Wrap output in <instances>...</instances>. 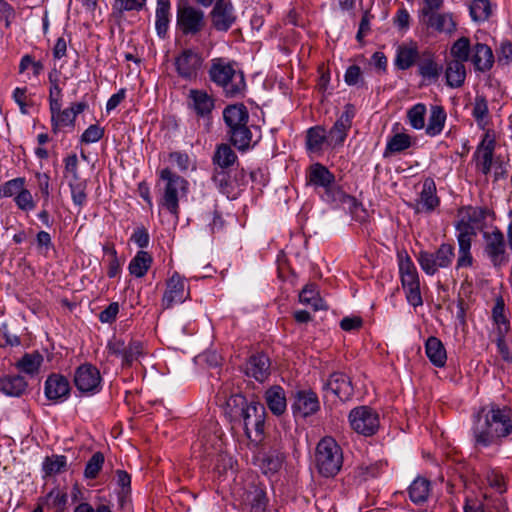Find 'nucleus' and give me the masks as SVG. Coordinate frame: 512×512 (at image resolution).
Returning a JSON list of instances; mask_svg holds the SVG:
<instances>
[{"mask_svg": "<svg viewBox=\"0 0 512 512\" xmlns=\"http://www.w3.org/2000/svg\"><path fill=\"white\" fill-rule=\"evenodd\" d=\"M472 434L476 447L501 443L503 438L512 434L511 409L495 404L482 407L475 416Z\"/></svg>", "mask_w": 512, "mask_h": 512, "instance_id": "1", "label": "nucleus"}, {"mask_svg": "<svg viewBox=\"0 0 512 512\" xmlns=\"http://www.w3.org/2000/svg\"><path fill=\"white\" fill-rule=\"evenodd\" d=\"M210 80L221 87L223 93L229 98L244 96L246 82L244 73L234 67V63L224 58H214L208 71Z\"/></svg>", "mask_w": 512, "mask_h": 512, "instance_id": "2", "label": "nucleus"}, {"mask_svg": "<svg viewBox=\"0 0 512 512\" xmlns=\"http://www.w3.org/2000/svg\"><path fill=\"white\" fill-rule=\"evenodd\" d=\"M315 463L318 472L324 477H333L340 471L343 464V453L341 447L332 437H324L318 442Z\"/></svg>", "mask_w": 512, "mask_h": 512, "instance_id": "3", "label": "nucleus"}, {"mask_svg": "<svg viewBox=\"0 0 512 512\" xmlns=\"http://www.w3.org/2000/svg\"><path fill=\"white\" fill-rule=\"evenodd\" d=\"M160 179L165 182L160 205L169 213L178 217L179 200L188 193V181L169 168L160 171Z\"/></svg>", "mask_w": 512, "mask_h": 512, "instance_id": "4", "label": "nucleus"}, {"mask_svg": "<svg viewBox=\"0 0 512 512\" xmlns=\"http://www.w3.org/2000/svg\"><path fill=\"white\" fill-rule=\"evenodd\" d=\"M307 184L314 187H321L325 190V199L331 202H344L352 198L341 189L334 186L335 176L321 163H314L309 166L306 174Z\"/></svg>", "mask_w": 512, "mask_h": 512, "instance_id": "5", "label": "nucleus"}, {"mask_svg": "<svg viewBox=\"0 0 512 512\" xmlns=\"http://www.w3.org/2000/svg\"><path fill=\"white\" fill-rule=\"evenodd\" d=\"M455 258L452 244L442 243L434 252L420 251L417 261L421 269L429 276L435 275L439 269L449 268Z\"/></svg>", "mask_w": 512, "mask_h": 512, "instance_id": "6", "label": "nucleus"}, {"mask_svg": "<svg viewBox=\"0 0 512 512\" xmlns=\"http://www.w3.org/2000/svg\"><path fill=\"white\" fill-rule=\"evenodd\" d=\"M176 26L183 35L195 36L206 26L205 14L188 3H180L177 6Z\"/></svg>", "mask_w": 512, "mask_h": 512, "instance_id": "7", "label": "nucleus"}, {"mask_svg": "<svg viewBox=\"0 0 512 512\" xmlns=\"http://www.w3.org/2000/svg\"><path fill=\"white\" fill-rule=\"evenodd\" d=\"M243 421L245 435L253 442H259L264 434L266 410L259 402H250L239 416Z\"/></svg>", "mask_w": 512, "mask_h": 512, "instance_id": "8", "label": "nucleus"}, {"mask_svg": "<svg viewBox=\"0 0 512 512\" xmlns=\"http://www.w3.org/2000/svg\"><path fill=\"white\" fill-rule=\"evenodd\" d=\"M202 55L191 48L183 49L174 58V67L179 78L185 81H195L203 66Z\"/></svg>", "mask_w": 512, "mask_h": 512, "instance_id": "9", "label": "nucleus"}, {"mask_svg": "<svg viewBox=\"0 0 512 512\" xmlns=\"http://www.w3.org/2000/svg\"><path fill=\"white\" fill-rule=\"evenodd\" d=\"M348 418L351 428L358 434L372 436L379 429V415L368 406H360L352 409Z\"/></svg>", "mask_w": 512, "mask_h": 512, "instance_id": "10", "label": "nucleus"}, {"mask_svg": "<svg viewBox=\"0 0 512 512\" xmlns=\"http://www.w3.org/2000/svg\"><path fill=\"white\" fill-rule=\"evenodd\" d=\"M484 253L494 267H501L508 263L509 257L506 251L504 234L494 228L491 232H483Z\"/></svg>", "mask_w": 512, "mask_h": 512, "instance_id": "11", "label": "nucleus"}, {"mask_svg": "<svg viewBox=\"0 0 512 512\" xmlns=\"http://www.w3.org/2000/svg\"><path fill=\"white\" fill-rule=\"evenodd\" d=\"M354 116V106L351 104L345 105L344 111L327 133L328 146L338 148L344 145L348 132L351 129Z\"/></svg>", "mask_w": 512, "mask_h": 512, "instance_id": "12", "label": "nucleus"}, {"mask_svg": "<svg viewBox=\"0 0 512 512\" xmlns=\"http://www.w3.org/2000/svg\"><path fill=\"white\" fill-rule=\"evenodd\" d=\"M101 381L99 370L92 364H82L75 370L74 384L82 393L95 394L99 392Z\"/></svg>", "mask_w": 512, "mask_h": 512, "instance_id": "13", "label": "nucleus"}, {"mask_svg": "<svg viewBox=\"0 0 512 512\" xmlns=\"http://www.w3.org/2000/svg\"><path fill=\"white\" fill-rule=\"evenodd\" d=\"M190 297L189 287L185 279L175 272L166 282V289L163 294L161 305L163 309H169L174 304L183 303Z\"/></svg>", "mask_w": 512, "mask_h": 512, "instance_id": "14", "label": "nucleus"}, {"mask_svg": "<svg viewBox=\"0 0 512 512\" xmlns=\"http://www.w3.org/2000/svg\"><path fill=\"white\" fill-rule=\"evenodd\" d=\"M210 17L212 26L222 32L228 31L236 21L233 5L226 0H216Z\"/></svg>", "mask_w": 512, "mask_h": 512, "instance_id": "15", "label": "nucleus"}, {"mask_svg": "<svg viewBox=\"0 0 512 512\" xmlns=\"http://www.w3.org/2000/svg\"><path fill=\"white\" fill-rule=\"evenodd\" d=\"M419 21L426 30L432 32L451 34L456 29V24L448 13L426 12L424 15H419Z\"/></svg>", "mask_w": 512, "mask_h": 512, "instance_id": "16", "label": "nucleus"}, {"mask_svg": "<svg viewBox=\"0 0 512 512\" xmlns=\"http://www.w3.org/2000/svg\"><path fill=\"white\" fill-rule=\"evenodd\" d=\"M417 68L418 74L428 83H436L443 71L442 65L435 60V54L429 50L421 52Z\"/></svg>", "mask_w": 512, "mask_h": 512, "instance_id": "17", "label": "nucleus"}, {"mask_svg": "<svg viewBox=\"0 0 512 512\" xmlns=\"http://www.w3.org/2000/svg\"><path fill=\"white\" fill-rule=\"evenodd\" d=\"M70 383L68 379L57 373L49 375L45 381V396L51 401H64L70 394Z\"/></svg>", "mask_w": 512, "mask_h": 512, "instance_id": "18", "label": "nucleus"}, {"mask_svg": "<svg viewBox=\"0 0 512 512\" xmlns=\"http://www.w3.org/2000/svg\"><path fill=\"white\" fill-rule=\"evenodd\" d=\"M319 400L313 391H298L295 394L292 409L295 414L302 417L310 416L319 410Z\"/></svg>", "mask_w": 512, "mask_h": 512, "instance_id": "19", "label": "nucleus"}, {"mask_svg": "<svg viewBox=\"0 0 512 512\" xmlns=\"http://www.w3.org/2000/svg\"><path fill=\"white\" fill-rule=\"evenodd\" d=\"M245 374L259 382H264L270 375V360L263 353H256L249 357L245 364Z\"/></svg>", "mask_w": 512, "mask_h": 512, "instance_id": "20", "label": "nucleus"}, {"mask_svg": "<svg viewBox=\"0 0 512 512\" xmlns=\"http://www.w3.org/2000/svg\"><path fill=\"white\" fill-rule=\"evenodd\" d=\"M325 388L342 401L349 400L354 391L350 377L342 372L332 373L325 384Z\"/></svg>", "mask_w": 512, "mask_h": 512, "instance_id": "21", "label": "nucleus"}, {"mask_svg": "<svg viewBox=\"0 0 512 512\" xmlns=\"http://www.w3.org/2000/svg\"><path fill=\"white\" fill-rule=\"evenodd\" d=\"M420 54L414 42L399 45L396 50L395 66L400 70H407L417 64Z\"/></svg>", "mask_w": 512, "mask_h": 512, "instance_id": "22", "label": "nucleus"}, {"mask_svg": "<svg viewBox=\"0 0 512 512\" xmlns=\"http://www.w3.org/2000/svg\"><path fill=\"white\" fill-rule=\"evenodd\" d=\"M471 62L475 70L486 72L494 64V55L492 49L483 43H476L472 48Z\"/></svg>", "mask_w": 512, "mask_h": 512, "instance_id": "23", "label": "nucleus"}, {"mask_svg": "<svg viewBox=\"0 0 512 512\" xmlns=\"http://www.w3.org/2000/svg\"><path fill=\"white\" fill-rule=\"evenodd\" d=\"M264 399L269 410L276 416L286 411V395L281 386L274 385L265 391Z\"/></svg>", "mask_w": 512, "mask_h": 512, "instance_id": "24", "label": "nucleus"}, {"mask_svg": "<svg viewBox=\"0 0 512 512\" xmlns=\"http://www.w3.org/2000/svg\"><path fill=\"white\" fill-rule=\"evenodd\" d=\"M223 118L229 130L248 124L249 113L243 104L227 106L223 111Z\"/></svg>", "mask_w": 512, "mask_h": 512, "instance_id": "25", "label": "nucleus"}, {"mask_svg": "<svg viewBox=\"0 0 512 512\" xmlns=\"http://www.w3.org/2000/svg\"><path fill=\"white\" fill-rule=\"evenodd\" d=\"M401 283L406 293V299L414 307L423 304L418 272L401 276Z\"/></svg>", "mask_w": 512, "mask_h": 512, "instance_id": "26", "label": "nucleus"}, {"mask_svg": "<svg viewBox=\"0 0 512 512\" xmlns=\"http://www.w3.org/2000/svg\"><path fill=\"white\" fill-rule=\"evenodd\" d=\"M465 62L461 60H449L446 65V84L451 88L461 87L466 79Z\"/></svg>", "mask_w": 512, "mask_h": 512, "instance_id": "27", "label": "nucleus"}, {"mask_svg": "<svg viewBox=\"0 0 512 512\" xmlns=\"http://www.w3.org/2000/svg\"><path fill=\"white\" fill-rule=\"evenodd\" d=\"M266 505V494L262 489L253 487L245 493L243 499L244 512H264Z\"/></svg>", "mask_w": 512, "mask_h": 512, "instance_id": "28", "label": "nucleus"}, {"mask_svg": "<svg viewBox=\"0 0 512 512\" xmlns=\"http://www.w3.org/2000/svg\"><path fill=\"white\" fill-rule=\"evenodd\" d=\"M425 352L430 362L436 367H444L447 360L446 349L436 337H429L425 343Z\"/></svg>", "mask_w": 512, "mask_h": 512, "instance_id": "29", "label": "nucleus"}, {"mask_svg": "<svg viewBox=\"0 0 512 512\" xmlns=\"http://www.w3.org/2000/svg\"><path fill=\"white\" fill-rule=\"evenodd\" d=\"M189 98L192 101L193 109L199 116L204 117L210 114L214 108V99L203 90H190Z\"/></svg>", "mask_w": 512, "mask_h": 512, "instance_id": "30", "label": "nucleus"}, {"mask_svg": "<svg viewBox=\"0 0 512 512\" xmlns=\"http://www.w3.org/2000/svg\"><path fill=\"white\" fill-rule=\"evenodd\" d=\"M494 148V140L486 141V139H484L475 153V155H478L477 167L484 175L489 174L491 171Z\"/></svg>", "mask_w": 512, "mask_h": 512, "instance_id": "31", "label": "nucleus"}, {"mask_svg": "<svg viewBox=\"0 0 512 512\" xmlns=\"http://www.w3.org/2000/svg\"><path fill=\"white\" fill-rule=\"evenodd\" d=\"M27 385L25 378L20 375L0 378V391L7 396H21L25 392Z\"/></svg>", "mask_w": 512, "mask_h": 512, "instance_id": "32", "label": "nucleus"}, {"mask_svg": "<svg viewBox=\"0 0 512 512\" xmlns=\"http://www.w3.org/2000/svg\"><path fill=\"white\" fill-rule=\"evenodd\" d=\"M439 203L440 200L436 195L435 182L432 178L428 177L423 181L419 204L422 205V209L427 212H431L439 205Z\"/></svg>", "mask_w": 512, "mask_h": 512, "instance_id": "33", "label": "nucleus"}, {"mask_svg": "<svg viewBox=\"0 0 512 512\" xmlns=\"http://www.w3.org/2000/svg\"><path fill=\"white\" fill-rule=\"evenodd\" d=\"M238 157L233 149L225 143L217 145L212 161L217 169L226 170L231 167Z\"/></svg>", "mask_w": 512, "mask_h": 512, "instance_id": "34", "label": "nucleus"}, {"mask_svg": "<svg viewBox=\"0 0 512 512\" xmlns=\"http://www.w3.org/2000/svg\"><path fill=\"white\" fill-rule=\"evenodd\" d=\"M410 500L414 504H422L428 500L431 492V483L424 477H417L408 489Z\"/></svg>", "mask_w": 512, "mask_h": 512, "instance_id": "35", "label": "nucleus"}, {"mask_svg": "<svg viewBox=\"0 0 512 512\" xmlns=\"http://www.w3.org/2000/svg\"><path fill=\"white\" fill-rule=\"evenodd\" d=\"M445 121L446 112L444 108L440 105L431 106L428 124L426 126V134L431 137L439 135L444 128Z\"/></svg>", "mask_w": 512, "mask_h": 512, "instance_id": "36", "label": "nucleus"}, {"mask_svg": "<svg viewBox=\"0 0 512 512\" xmlns=\"http://www.w3.org/2000/svg\"><path fill=\"white\" fill-rule=\"evenodd\" d=\"M170 0H157L155 27L159 37L164 38L169 27Z\"/></svg>", "mask_w": 512, "mask_h": 512, "instance_id": "37", "label": "nucleus"}, {"mask_svg": "<svg viewBox=\"0 0 512 512\" xmlns=\"http://www.w3.org/2000/svg\"><path fill=\"white\" fill-rule=\"evenodd\" d=\"M153 258L147 251H138L134 258L129 263V272L137 277H143L149 270Z\"/></svg>", "mask_w": 512, "mask_h": 512, "instance_id": "38", "label": "nucleus"}, {"mask_svg": "<svg viewBox=\"0 0 512 512\" xmlns=\"http://www.w3.org/2000/svg\"><path fill=\"white\" fill-rule=\"evenodd\" d=\"M231 143L240 151L248 150L252 145V132L248 124L228 130Z\"/></svg>", "mask_w": 512, "mask_h": 512, "instance_id": "39", "label": "nucleus"}, {"mask_svg": "<svg viewBox=\"0 0 512 512\" xmlns=\"http://www.w3.org/2000/svg\"><path fill=\"white\" fill-rule=\"evenodd\" d=\"M299 300L302 304L310 305L315 311L327 308L314 284H308L302 289Z\"/></svg>", "mask_w": 512, "mask_h": 512, "instance_id": "40", "label": "nucleus"}, {"mask_svg": "<svg viewBox=\"0 0 512 512\" xmlns=\"http://www.w3.org/2000/svg\"><path fill=\"white\" fill-rule=\"evenodd\" d=\"M327 144V133L321 126H315L307 131L306 146L311 152H320Z\"/></svg>", "mask_w": 512, "mask_h": 512, "instance_id": "41", "label": "nucleus"}, {"mask_svg": "<svg viewBox=\"0 0 512 512\" xmlns=\"http://www.w3.org/2000/svg\"><path fill=\"white\" fill-rule=\"evenodd\" d=\"M491 211L487 207H474V206H463L458 210V216L465 221L478 225L485 221Z\"/></svg>", "mask_w": 512, "mask_h": 512, "instance_id": "42", "label": "nucleus"}, {"mask_svg": "<svg viewBox=\"0 0 512 512\" xmlns=\"http://www.w3.org/2000/svg\"><path fill=\"white\" fill-rule=\"evenodd\" d=\"M43 362V357L38 352L26 353L17 361L16 367L23 373L35 375L38 373Z\"/></svg>", "mask_w": 512, "mask_h": 512, "instance_id": "43", "label": "nucleus"}, {"mask_svg": "<svg viewBox=\"0 0 512 512\" xmlns=\"http://www.w3.org/2000/svg\"><path fill=\"white\" fill-rule=\"evenodd\" d=\"M455 229L457 231L458 245H472V241L477 235L475 225L460 217V219L455 223Z\"/></svg>", "mask_w": 512, "mask_h": 512, "instance_id": "44", "label": "nucleus"}, {"mask_svg": "<svg viewBox=\"0 0 512 512\" xmlns=\"http://www.w3.org/2000/svg\"><path fill=\"white\" fill-rule=\"evenodd\" d=\"M74 121L75 113L68 108L61 110L59 107L58 111L51 112V127L54 134H57L62 127L73 125Z\"/></svg>", "mask_w": 512, "mask_h": 512, "instance_id": "45", "label": "nucleus"}, {"mask_svg": "<svg viewBox=\"0 0 512 512\" xmlns=\"http://www.w3.org/2000/svg\"><path fill=\"white\" fill-rule=\"evenodd\" d=\"M67 467V458L63 455L47 456L42 464L44 475L53 476L61 473Z\"/></svg>", "mask_w": 512, "mask_h": 512, "instance_id": "46", "label": "nucleus"}, {"mask_svg": "<svg viewBox=\"0 0 512 512\" xmlns=\"http://www.w3.org/2000/svg\"><path fill=\"white\" fill-rule=\"evenodd\" d=\"M426 106L423 103H417L413 105L407 111V120L409 125L416 129L421 130L425 127V116H426Z\"/></svg>", "mask_w": 512, "mask_h": 512, "instance_id": "47", "label": "nucleus"}, {"mask_svg": "<svg viewBox=\"0 0 512 512\" xmlns=\"http://www.w3.org/2000/svg\"><path fill=\"white\" fill-rule=\"evenodd\" d=\"M488 114L489 109L487 100L483 96H476L473 104L472 116L481 128H484L487 124Z\"/></svg>", "mask_w": 512, "mask_h": 512, "instance_id": "48", "label": "nucleus"}, {"mask_svg": "<svg viewBox=\"0 0 512 512\" xmlns=\"http://www.w3.org/2000/svg\"><path fill=\"white\" fill-rule=\"evenodd\" d=\"M411 146V137L405 133L395 134L387 143L385 155L387 153H400Z\"/></svg>", "mask_w": 512, "mask_h": 512, "instance_id": "49", "label": "nucleus"}, {"mask_svg": "<svg viewBox=\"0 0 512 512\" xmlns=\"http://www.w3.org/2000/svg\"><path fill=\"white\" fill-rule=\"evenodd\" d=\"M491 14V4L489 0H473L470 5V15L476 22L485 21Z\"/></svg>", "mask_w": 512, "mask_h": 512, "instance_id": "50", "label": "nucleus"}, {"mask_svg": "<svg viewBox=\"0 0 512 512\" xmlns=\"http://www.w3.org/2000/svg\"><path fill=\"white\" fill-rule=\"evenodd\" d=\"M69 187L73 203L80 208L83 207L87 201L86 181L80 180V178L78 180H71Z\"/></svg>", "mask_w": 512, "mask_h": 512, "instance_id": "51", "label": "nucleus"}, {"mask_svg": "<svg viewBox=\"0 0 512 512\" xmlns=\"http://www.w3.org/2000/svg\"><path fill=\"white\" fill-rule=\"evenodd\" d=\"M471 47L470 40L467 37H461L454 42L450 49V53L454 60L468 61Z\"/></svg>", "mask_w": 512, "mask_h": 512, "instance_id": "52", "label": "nucleus"}, {"mask_svg": "<svg viewBox=\"0 0 512 512\" xmlns=\"http://www.w3.org/2000/svg\"><path fill=\"white\" fill-rule=\"evenodd\" d=\"M227 413L231 417L240 416L245 407L249 405L246 398L241 394H232L225 401Z\"/></svg>", "mask_w": 512, "mask_h": 512, "instance_id": "53", "label": "nucleus"}, {"mask_svg": "<svg viewBox=\"0 0 512 512\" xmlns=\"http://www.w3.org/2000/svg\"><path fill=\"white\" fill-rule=\"evenodd\" d=\"M104 464V455L101 452H95L92 457L88 460L84 476L87 479H95L102 469Z\"/></svg>", "mask_w": 512, "mask_h": 512, "instance_id": "54", "label": "nucleus"}, {"mask_svg": "<svg viewBox=\"0 0 512 512\" xmlns=\"http://www.w3.org/2000/svg\"><path fill=\"white\" fill-rule=\"evenodd\" d=\"M143 353L142 343L139 341H131L126 345L125 353L122 358L124 365L130 366Z\"/></svg>", "mask_w": 512, "mask_h": 512, "instance_id": "55", "label": "nucleus"}, {"mask_svg": "<svg viewBox=\"0 0 512 512\" xmlns=\"http://www.w3.org/2000/svg\"><path fill=\"white\" fill-rule=\"evenodd\" d=\"M505 304L502 298H498L495 302V305L492 309V318L494 322L498 325L499 330L504 329L507 330L509 328V321L505 317Z\"/></svg>", "mask_w": 512, "mask_h": 512, "instance_id": "56", "label": "nucleus"}, {"mask_svg": "<svg viewBox=\"0 0 512 512\" xmlns=\"http://www.w3.org/2000/svg\"><path fill=\"white\" fill-rule=\"evenodd\" d=\"M283 458L280 455L269 454L262 459L261 469L264 474H274L282 466Z\"/></svg>", "mask_w": 512, "mask_h": 512, "instance_id": "57", "label": "nucleus"}, {"mask_svg": "<svg viewBox=\"0 0 512 512\" xmlns=\"http://www.w3.org/2000/svg\"><path fill=\"white\" fill-rule=\"evenodd\" d=\"M471 247L472 245H458L457 270L473 266L474 258L471 253Z\"/></svg>", "mask_w": 512, "mask_h": 512, "instance_id": "58", "label": "nucleus"}, {"mask_svg": "<svg viewBox=\"0 0 512 512\" xmlns=\"http://www.w3.org/2000/svg\"><path fill=\"white\" fill-rule=\"evenodd\" d=\"M230 176L226 170L222 169H214V173L212 176V180L219 189V191L223 194L230 193Z\"/></svg>", "mask_w": 512, "mask_h": 512, "instance_id": "59", "label": "nucleus"}, {"mask_svg": "<svg viewBox=\"0 0 512 512\" xmlns=\"http://www.w3.org/2000/svg\"><path fill=\"white\" fill-rule=\"evenodd\" d=\"M104 136V129L99 125H90L82 134L81 141L86 144L95 143Z\"/></svg>", "mask_w": 512, "mask_h": 512, "instance_id": "60", "label": "nucleus"}, {"mask_svg": "<svg viewBox=\"0 0 512 512\" xmlns=\"http://www.w3.org/2000/svg\"><path fill=\"white\" fill-rule=\"evenodd\" d=\"M398 265L400 276L413 274L417 272V269L411 257L407 254V252L398 253Z\"/></svg>", "mask_w": 512, "mask_h": 512, "instance_id": "61", "label": "nucleus"}, {"mask_svg": "<svg viewBox=\"0 0 512 512\" xmlns=\"http://www.w3.org/2000/svg\"><path fill=\"white\" fill-rule=\"evenodd\" d=\"M15 202L21 210H32L35 207L30 191L24 187L16 195Z\"/></svg>", "mask_w": 512, "mask_h": 512, "instance_id": "62", "label": "nucleus"}, {"mask_svg": "<svg viewBox=\"0 0 512 512\" xmlns=\"http://www.w3.org/2000/svg\"><path fill=\"white\" fill-rule=\"evenodd\" d=\"M25 179L24 178H15L5 182L2 185V194L4 197H11L15 194H18L19 191L24 187Z\"/></svg>", "mask_w": 512, "mask_h": 512, "instance_id": "63", "label": "nucleus"}, {"mask_svg": "<svg viewBox=\"0 0 512 512\" xmlns=\"http://www.w3.org/2000/svg\"><path fill=\"white\" fill-rule=\"evenodd\" d=\"M497 60L499 64L508 65L512 63V43L508 40L502 41L497 50Z\"/></svg>", "mask_w": 512, "mask_h": 512, "instance_id": "64", "label": "nucleus"}]
</instances>
